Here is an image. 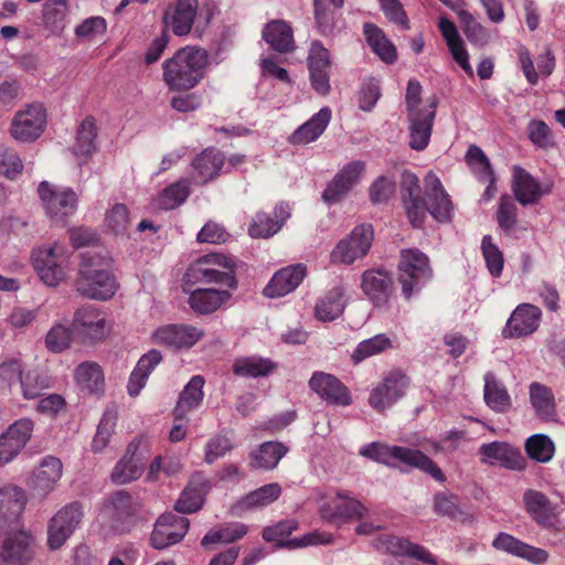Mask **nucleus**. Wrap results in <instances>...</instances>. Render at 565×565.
<instances>
[{
  "label": "nucleus",
  "instance_id": "1",
  "mask_svg": "<svg viewBox=\"0 0 565 565\" xmlns=\"http://www.w3.org/2000/svg\"><path fill=\"white\" fill-rule=\"evenodd\" d=\"M207 64L209 55L204 49L184 46L163 62V81L171 90H190L201 82Z\"/></svg>",
  "mask_w": 565,
  "mask_h": 565
},
{
  "label": "nucleus",
  "instance_id": "2",
  "mask_svg": "<svg viewBox=\"0 0 565 565\" xmlns=\"http://www.w3.org/2000/svg\"><path fill=\"white\" fill-rule=\"evenodd\" d=\"M76 289L82 296L90 299H110L118 289L113 259L90 252L83 254Z\"/></svg>",
  "mask_w": 565,
  "mask_h": 565
},
{
  "label": "nucleus",
  "instance_id": "3",
  "mask_svg": "<svg viewBox=\"0 0 565 565\" xmlns=\"http://www.w3.org/2000/svg\"><path fill=\"white\" fill-rule=\"evenodd\" d=\"M217 11L213 2H206L199 10L198 0H175L164 10L163 24L178 36L188 35L193 26H206Z\"/></svg>",
  "mask_w": 565,
  "mask_h": 565
},
{
  "label": "nucleus",
  "instance_id": "4",
  "mask_svg": "<svg viewBox=\"0 0 565 565\" xmlns=\"http://www.w3.org/2000/svg\"><path fill=\"white\" fill-rule=\"evenodd\" d=\"M360 454L366 458L394 466L396 462H403L411 467L420 469L430 475L437 481H444L445 476L440 468L425 454L419 450L399 446H388L381 443H372L360 450Z\"/></svg>",
  "mask_w": 565,
  "mask_h": 565
},
{
  "label": "nucleus",
  "instance_id": "5",
  "mask_svg": "<svg viewBox=\"0 0 565 565\" xmlns=\"http://www.w3.org/2000/svg\"><path fill=\"white\" fill-rule=\"evenodd\" d=\"M235 262L231 256L211 253L194 260L185 273L190 282L218 284L236 287Z\"/></svg>",
  "mask_w": 565,
  "mask_h": 565
},
{
  "label": "nucleus",
  "instance_id": "6",
  "mask_svg": "<svg viewBox=\"0 0 565 565\" xmlns=\"http://www.w3.org/2000/svg\"><path fill=\"white\" fill-rule=\"evenodd\" d=\"M319 515L326 522L341 526L364 519L369 509L347 490H330L321 497Z\"/></svg>",
  "mask_w": 565,
  "mask_h": 565
},
{
  "label": "nucleus",
  "instance_id": "7",
  "mask_svg": "<svg viewBox=\"0 0 565 565\" xmlns=\"http://www.w3.org/2000/svg\"><path fill=\"white\" fill-rule=\"evenodd\" d=\"M71 254L58 243L40 247L32 253V264L40 279L47 286H57L71 273Z\"/></svg>",
  "mask_w": 565,
  "mask_h": 565
},
{
  "label": "nucleus",
  "instance_id": "8",
  "mask_svg": "<svg viewBox=\"0 0 565 565\" xmlns=\"http://www.w3.org/2000/svg\"><path fill=\"white\" fill-rule=\"evenodd\" d=\"M111 328L108 313L102 308L87 305L74 312L72 330L82 343L95 344L105 341Z\"/></svg>",
  "mask_w": 565,
  "mask_h": 565
},
{
  "label": "nucleus",
  "instance_id": "9",
  "mask_svg": "<svg viewBox=\"0 0 565 565\" xmlns=\"http://www.w3.org/2000/svg\"><path fill=\"white\" fill-rule=\"evenodd\" d=\"M428 257L417 248L402 249L398 262V281L403 295L409 298L414 291L431 278Z\"/></svg>",
  "mask_w": 565,
  "mask_h": 565
},
{
  "label": "nucleus",
  "instance_id": "10",
  "mask_svg": "<svg viewBox=\"0 0 565 565\" xmlns=\"http://www.w3.org/2000/svg\"><path fill=\"white\" fill-rule=\"evenodd\" d=\"M38 193L46 214L56 221L75 213L77 209V194L70 188H61L43 181L39 184Z\"/></svg>",
  "mask_w": 565,
  "mask_h": 565
},
{
  "label": "nucleus",
  "instance_id": "11",
  "mask_svg": "<svg viewBox=\"0 0 565 565\" xmlns=\"http://www.w3.org/2000/svg\"><path fill=\"white\" fill-rule=\"evenodd\" d=\"M297 530L295 521H282L273 526H267L263 531V539L266 542L275 543L278 546L287 548H299L309 545L329 544L332 542V534L327 532L313 531L305 534L300 539L289 540L290 534Z\"/></svg>",
  "mask_w": 565,
  "mask_h": 565
},
{
  "label": "nucleus",
  "instance_id": "12",
  "mask_svg": "<svg viewBox=\"0 0 565 565\" xmlns=\"http://www.w3.org/2000/svg\"><path fill=\"white\" fill-rule=\"evenodd\" d=\"M373 230L370 225H359L354 227L349 236L341 239L333 250L330 258L333 264L351 265L356 259L364 257L372 245Z\"/></svg>",
  "mask_w": 565,
  "mask_h": 565
},
{
  "label": "nucleus",
  "instance_id": "13",
  "mask_svg": "<svg viewBox=\"0 0 565 565\" xmlns=\"http://www.w3.org/2000/svg\"><path fill=\"white\" fill-rule=\"evenodd\" d=\"M45 126V108L41 104H30L14 115L9 131L15 140L30 142L42 135Z\"/></svg>",
  "mask_w": 565,
  "mask_h": 565
},
{
  "label": "nucleus",
  "instance_id": "14",
  "mask_svg": "<svg viewBox=\"0 0 565 565\" xmlns=\"http://www.w3.org/2000/svg\"><path fill=\"white\" fill-rule=\"evenodd\" d=\"M409 377L401 370H392L383 381L373 388L369 403L377 412L383 413L397 399L404 396L409 386Z\"/></svg>",
  "mask_w": 565,
  "mask_h": 565
},
{
  "label": "nucleus",
  "instance_id": "15",
  "mask_svg": "<svg viewBox=\"0 0 565 565\" xmlns=\"http://www.w3.org/2000/svg\"><path fill=\"white\" fill-rule=\"evenodd\" d=\"M373 546L382 553L394 556H411L425 564L438 565L437 558L424 546L414 544L406 539L395 536L388 532H381L372 541Z\"/></svg>",
  "mask_w": 565,
  "mask_h": 565
},
{
  "label": "nucleus",
  "instance_id": "16",
  "mask_svg": "<svg viewBox=\"0 0 565 565\" xmlns=\"http://www.w3.org/2000/svg\"><path fill=\"white\" fill-rule=\"evenodd\" d=\"M83 518L82 507L73 502L61 509L50 521L47 545L51 550L60 548Z\"/></svg>",
  "mask_w": 565,
  "mask_h": 565
},
{
  "label": "nucleus",
  "instance_id": "17",
  "mask_svg": "<svg viewBox=\"0 0 565 565\" xmlns=\"http://www.w3.org/2000/svg\"><path fill=\"white\" fill-rule=\"evenodd\" d=\"M204 331L191 324H168L158 328L152 339L154 343L171 349H190L204 337Z\"/></svg>",
  "mask_w": 565,
  "mask_h": 565
},
{
  "label": "nucleus",
  "instance_id": "18",
  "mask_svg": "<svg viewBox=\"0 0 565 565\" xmlns=\"http://www.w3.org/2000/svg\"><path fill=\"white\" fill-rule=\"evenodd\" d=\"M62 475V461L54 456H46L32 471L26 484L35 494L46 497L55 489Z\"/></svg>",
  "mask_w": 565,
  "mask_h": 565
},
{
  "label": "nucleus",
  "instance_id": "19",
  "mask_svg": "<svg viewBox=\"0 0 565 565\" xmlns=\"http://www.w3.org/2000/svg\"><path fill=\"white\" fill-rule=\"evenodd\" d=\"M189 520L172 513L162 514L151 534V544L161 550L180 542L186 534Z\"/></svg>",
  "mask_w": 565,
  "mask_h": 565
},
{
  "label": "nucleus",
  "instance_id": "20",
  "mask_svg": "<svg viewBox=\"0 0 565 565\" xmlns=\"http://www.w3.org/2000/svg\"><path fill=\"white\" fill-rule=\"evenodd\" d=\"M365 172V163L356 160L345 164L328 184L322 198L327 203L339 202L355 184L359 183Z\"/></svg>",
  "mask_w": 565,
  "mask_h": 565
},
{
  "label": "nucleus",
  "instance_id": "21",
  "mask_svg": "<svg viewBox=\"0 0 565 565\" xmlns=\"http://www.w3.org/2000/svg\"><path fill=\"white\" fill-rule=\"evenodd\" d=\"M424 184L428 199V202H426V213L429 212L438 222L449 221L452 215L454 205L439 178L435 173L429 172L424 179Z\"/></svg>",
  "mask_w": 565,
  "mask_h": 565
},
{
  "label": "nucleus",
  "instance_id": "22",
  "mask_svg": "<svg viewBox=\"0 0 565 565\" xmlns=\"http://www.w3.org/2000/svg\"><path fill=\"white\" fill-rule=\"evenodd\" d=\"M401 189L409 222L415 227L422 226L426 217V201L420 195L418 178L412 172H404Z\"/></svg>",
  "mask_w": 565,
  "mask_h": 565
},
{
  "label": "nucleus",
  "instance_id": "23",
  "mask_svg": "<svg viewBox=\"0 0 565 565\" xmlns=\"http://www.w3.org/2000/svg\"><path fill=\"white\" fill-rule=\"evenodd\" d=\"M34 554L33 537L23 531L10 534L0 550V556L7 565H30Z\"/></svg>",
  "mask_w": 565,
  "mask_h": 565
},
{
  "label": "nucleus",
  "instance_id": "24",
  "mask_svg": "<svg viewBox=\"0 0 565 565\" xmlns=\"http://www.w3.org/2000/svg\"><path fill=\"white\" fill-rule=\"evenodd\" d=\"M542 311L531 303L519 305L503 329L505 338H521L532 334L540 326Z\"/></svg>",
  "mask_w": 565,
  "mask_h": 565
},
{
  "label": "nucleus",
  "instance_id": "25",
  "mask_svg": "<svg viewBox=\"0 0 565 565\" xmlns=\"http://www.w3.org/2000/svg\"><path fill=\"white\" fill-rule=\"evenodd\" d=\"M309 386L330 404L348 406L352 402L349 388L331 374L315 372L309 381Z\"/></svg>",
  "mask_w": 565,
  "mask_h": 565
},
{
  "label": "nucleus",
  "instance_id": "26",
  "mask_svg": "<svg viewBox=\"0 0 565 565\" xmlns=\"http://www.w3.org/2000/svg\"><path fill=\"white\" fill-rule=\"evenodd\" d=\"M512 177L514 195L522 205L536 204L545 194L551 192V186L542 185L521 167L513 168Z\"/></svg>",
  "mask_w": 565,
  "mask_h": 565
},
{
  "label": "nucleus",
  "instance_id": "27",
  "mask_svg": "<svg viewBox=\"0 0 565 565\" xmlns=\"http://www.w3.org/2000/svg\"><path fill=\"white\" fill-rule=\"evenodd\" d=\"M438 30L445 40L452 58L469 77H473V70L469 62V53L456 24L447 17L441 15L438 21Z\"/></svg>",
  "mask_w": 565,
  "mask_h": 565
},
{
  "label": "nucleus",
  "instance_id": "28",
  "mask_svg": "<svg viewBox=\"0 0 565 565\" xmlns=\"http://www.w3.org/2000/svg\"><path fill=\"white\" fill-rule=\"evenodd\" d=\"M306 276V266L291 265L278 270L264 289V295L270 298L282 297L294 291Z\"/></svg>",
  "mask_w": 565,
  "mask_h": 565
},
{
  "label": "nucleus",
  "instance_id": "29",
  "mask_svg": "<svg viewBox=\"0 0 565 565\" xmlns=\"http://www.w3.org/2000/svg\"><path fill=\"white\" fill-rule=\"evenodd\" d=\"M361 288L376 305H384L393 292V279L383 269H369L362 275Z\"/></svg>",
  "mask_w": 565,
  "mask_h": 565
},
{
  "label": "nucleus",
  "instance_id": "30",
  "mask_svg": "<svg viewBox=\"0 0 565 565\" xmlns=\"http://www.w3.org/2000/svg\"><path fill=\"white\" fill-rule=\"evenodd\" d=\"M435 108L436 103L433 100L422 113L408 115L411 121V148L419 151L428 146L435 119Z\"/></svg>",
  "mask_w": 565,
  "mask_h": 565
},
{
  "label": "nucleus",
  "instance_id": "31",
  "mask_svg": "<svg viewBox=\"0 0 565 565\" xmlns=\"http://www.w3.org/2000/svg\"><path fill=\"white\" fill-rule=\"evenodd\" d=\"M493 546L534 564H544L548 558L545 550L521 542L508 533H500L493 541Z\"/></svg>",
  "mask_w": 565,
  "mask_h": 565
},
{
  "label": "nucleus",
  "instance_id": "32",
  "mask_svg": "<svg viewBox=\"0 0 565 565\" xmlns=\"http://www.w3.org/2000/svg\"><path fill=\"white\" fill-rule=\"evenodd\" d=\"M281 494V487L274 482L265 484L237 501L232 511L235 514H241L247 510L262 509L278 500Z\"/></svg>",
  "mask_w": 565,
  "mask_h": 565
},
{
  "label": "nucleus",
  "instance_id": "33",
  "mask_svg": "<svg viewBox=\"0 0 565 565\" xmlns=\"http://www.w3.org/2000/svg\"><path fill=\"white\" fill-rule=\"evenodd\" d=\"M26 504L22 488L8 484L0 489V515L10 523L18 522Z\"/></svg>",
  "mask_w": 565,
  "mask_h": 565
},
{
  "label": "nucleus",
  "instance_id": "34",
  "mask_svg": "<svg viewBox=\"0 0 565 565\" xmlns=\"http://www.w3.org/2000/svg\"><path fill=\"white\" fill-rule=\"evenodd\" d=\"M263 39L270 47L280 53L294 50V33L290 24L284 20H271L263 30Z\"/></svg>",
  "mask_w": 565,
  "mask_h": 565
},
{
  "label": "nucleus",
  "instance_id": "35",
  "mask_svg": "<svg viewBox=\"0 0 565 565\" xmlns=\"http://www.w3.org/2000/svg\"><path fill=\"white\" fill-rule=\"evenodd\" d=\"M331 119V110L324 107L301 125L289 138L292 145H307L317 140Z\"/></svg>",
  "mask_w": 565,
  "mask_h": 565
},
{
  "label": "nucleus",
  "instance_id": "36",
  "mask_svg": "<svg viewBox=\"0 0 565 565\" xmlns=\"http://www.w3.org/2000/svg\"><path fill=\"white\" fill-rule=\"evenodd\" d=\"M161 360V353L157 350H150L139 359L136 367L130 374L127 384V391L130 396L135 397L139 395L140 391L147 383L149 374L154 370Z\"/></svg>",
  "mask_w": 565,
  "mask_h": 565
},
{
  "label": "nucleus",
  "instance_id": "37",
  "mask_svg": "<svg viewBox=\"0 0 565 565\" xmlns=\"http://www.w3.org/2000/svg\"><path fill=\"white\" fill-rule=\"evenodd\" d=\"M344 307V288L335 286L318 299L315 307V316L323 322L332 321L342 315Z\"/></svg>",
  "mask_w": 565,
  "mask_h": 565
},
{
  "label": "nucleus",
  "instance_id": "38",
  "mask_svg": "<svg viewBox=\"0 0 565 565\" xmlns=\"http://www.w3.org/2000/svg\"><path fill=\"white\" fill-rule=\"evenodd\" d=\"M363 33L372 51L386 64H392L397 58L395 45L386 38L384 32L374 23H365Z\"/></svg>",
  "mask_w": 565,
  "mask_h": 565
},
{
  "label": "nucleus",
  "instance_id": "39",
  "mask_svg": "<svg viewBox=\"0 0 565 565\" xmlns=\"http://www.w3.org/2000/svg\"><path fill=\"white\" fill-rule=\"evenodd\" d=\"M97 120L93 116H86L77 127L73 152L76 157H90L96 150Z\"/></svg>",
  "mask_w": 565,
  "mask_h": 565
},
{
  "label": "nucleus",
  "instance_id": "40",
  "mask_svg": "<svg viewBox=\"0 0 565 565\" xmlns=\"http://www.w3.org/2000/svg\"><path fill=\"white\" fill-rule=\"evenodd\" d=\"M230 297L227 290L198 289L190 295L189 305L195 312L206 315L217 310Z\"/></svg>",
  "mask_w": 565,
  "mask_h": 565
},
{
  "label": "nucleus",
  "instance_id": "41",
  "mask_svg": "<svg viewBox=\"0 0 565 565\" xmlns=\"http://www.w3.org/2000/svg\"><path fill=\"white\" fill-rule=\"evenodd\" d=\"M451 10L457 13L461 29L471 44L482 47L489 43V30L465 9V1L458 6V9Z\"/></svg>",
  "mask_w": 565,
  "mask_h": 565
},
{
  "label": "nucleus",
  "instance_id": "42",
  "mask_svg": "<svg viewBox=\"0 0 565 565\" xmlns=\"http://www.w3.org/2000/svg\"><path fill=\"white\" fill-rule=\"evenodd\" d=\"M486 461L490 463H501L511 469H521L523 467V458L520 452L512 450L507 444L491 443L483 445L480 449Z\"/></svg>",
  "mask_w": 565,
  "mask_h": 565
},
{
  "label": "nucleus",
  "instance_id": "43",
  "mask_svg": "<svg viewBox=\"0 0 565 565\" xmlns=\"http://www.w3.org/2000/svg\"><path fill=\"white\" fill-rule=\"evenodd\" d=\"M204 379L200 375L193 376L180 394L178 404L173 411L175 419H182L192 409L196 408L203 399Z\"/></svg>",
  "mask_w": 565,
  "mask_h": 565
},
{
  "label": "nucleus",
  "instance_id": "44",
  "mask_svg": "<svg viewBox=\"0 0 565 565\" xmlns=\"http://www.w3.org/2000/svg\"><path fill=\"white\" fill-rule=\"evenodd\" d=\"M74 379L81 390L88 393H99L104 390V372L96 362L81 363L74 372Z\"/></svg>",
  "mask_w": 565,
  "mask_h": 565
},
{
  "label": "nucleus",
  "instance_id": "45",
  "mask_svg": "<svg viewBox=\"0 0 565 565\" xmlns=\"http://www.w3.org/2000/svg\"><path fill=\"white\" fill-rule=\"evenodd\" d=\"M344 0H315V19L322 35L333 33L338 21V11L343 7Z\"/></svg>",
  "mask_w": 565,
  "mask_h": 565
},
{
  "label": "nucleus",
  "instance_id": "46",
  "mask_svg": "<svg viewBox=\"0 0 565 565\" xmlns=\"http://www.w3.org/2000/svg\"><path fill=\"white\" fill-rule=\"evenodd\" d=\"M287 451L288 448L281 443H264L258 449L250 452V466L266 470L274 469Z\"/></svg>",
  "mask_w": 565,
  "mask_h": 565
},
{
  "label": "nucleus",
  "instance_id": "47",
  "mask_svg": "<svg viewBox=\"0 0 565 565\" xmlns=\"http://www.w3.org/2000/svg\"><path fill=\"white\" fill-rule=\"evenodd\" d=\"M224 163L222 153L214 149H206L192 162L196 171L198 183L204 184L215 178Z\"/></svg>",
  "mask_w": 565,
  "mask_h": 565
},
{
  "label": "nucleus",
  "instance_id": "48",
  "mask_svg": "<svg viewBox=\"0 0 565 565\" xmlns=\"http://www.w3.org/2000/svg\"><path fill=\"white\" fill-rule=\"evenodd\" d=\"M527 513L540 524H546L554 518V508L545 494L536 490H527L523 494Z\"/></svg>",
  "mask_w": 565,
  "mask_h": 565
},
{
  "label": "nucleus",
  "instance_id": "49",
  "mask_svg": "<svg viewBox=\"0 0 565 565\" xmlns=\"http://www.w3.org/2000/svg\"><path fill=\"white\" fill-rule=\"evenodd\" d=\"M530 398L537 416L548 420L555 415L554 395L545 385L533 383L530 386Z\"/></svg>",
  "mask_w": 565,
  "mask_h": 565
},
{
  "label": "nucleus",
  "instance_id": "50",
  "mask_svg": "<svg viewBox=\"0 0 565 565\" xmlns=\"http://www.w3.org/2000/svg\"><path fill=\"white\" fill-rule=\"evenodd\" d=\"M394 348L393 340L386 334L380 333L358 344L351 359L358 364L367 358L384 353Z\"/></svg>",
  "mask_w": 565,
  "mask_h": 565
},
{
  "label": "nucleus",
  "instance_id": "51",
  "mask_svg": "<svg viewBox=\"0 0 565 565\" xmlns=\"http://www.w3.org/2000/svg\"><path fill=\"white\" fill-rule=\"evenodd\" d=\"M189 194L190 181L188 179H180L158 194L156 204L160 209L172 210L182 204Z\"/></svg>",
  "mask_w": 565,
  "mask_h": 565
},
{
  "label": "nucleus",
  "instance_id": "52",
  "mask_svg": "<svg viewBox=\"0 0 565 565\" xmlns=\"http://www.w3.org/2000/svg\"><path fill=\"white\" fill-rule=\"evenodd\" d=\"M275 369V364L264 358L247 356L235 360L233 364V373L237 376H266Z\"/></svg>",
  "mask_w": 565,
  "mask_h": 565
},
{
  "label": "nucleus",
  "instance_id": "53",
  "mask_svg": "<svg viewBox=\"0 0 565 565\" xmlns=\"http://www.w3.org/2000/svg\"><path fill=\"white\" fill-rule=\"evenodd\" d=\"M247 533V526L242 523H228L209 531L201 544L209 546L217 543H232L242 539Z\"/></svg>",
  "mask_w": 565,
  "mask_h": 565
},
{
  "label": "nucleus",
  "instance_id": "54",
  "mask_svg": "<svg viewBox=\"0 0 565 565\" xmlns=\"http://www.w3.org/2000/svg\"><path fill=\"white\" fill-rule=\"evenodd\" d=\"M143 472V463L135 454L129 457L126 455L115 466L111 480L118 484L128 483L138 479Z\"/></svg>",
  "mask_w": 565,
  "mask_h": 565
},
{
  "label": "nucleus",
  "instance_id": "55",
  "mask_svg": "<svg viewBox=\"0 0 565 565\" xmlns=\"http://www.w3.org/2000/svg\"><path fill=\"white\" fill-rule=\"evenodd\" d=\"M484 399L487 405L497 412H505L511 406L505 387L491 375L486 376Z\"/></svg>",
  "mask_w": 565,
  "mask_h": 565
},
{
  "label": "nucleus",
  "instance_id": "56",
  "mask_svg": "<svg viewBox=\"0 0 565 565\" xmlns=\"http://www.w3.org/2000/svg\"><path fill=\"white\" fill-rule=\"evenodd\" d=\"M465 160L479 181H487V179H491L494 173L489 158L482 149L476 145H471L468 148Z\"/></svg>",
  "mask_w": 565,
  "mask_h": 565
},
{
  "label": "nucleus",
  "instance_id": "57",
  "mask_svg": "<svg viewBox=\"0 0 565 565\" xmlns=\"http://www.w3.org/2000/svg\"><path fill=\"white\" fill-rule=\"evenodd\" d=\"M24 398L34 399L43 390L50 387V380L36 370L23 371L19 380Z\"/></svg>",
  "mask_w": 565,
  "mask_h": 565
},
{
  "label": "nucleus",
  "instance_id": "58",
  "mask_svg": "<svg viewBox=\"0 0 565 565\" xmlns=\"http://www.w3.org/2000/svg\"><path fill=\"white\" fill-rule=\"evenodd\" d=\"M525 450L530 458L546 462L552 459L554 455V444L545 435H534L525 443Z\"/></svg>",
  "mask_w": 565,
  "mask_h": 565
},
{
  "label": "nucleus",
  "instance_id": "59",
  "mask_svg": "<svg viewBox=\"0 0 565 565\" xmlns=\"http://www.w3.org/2000/svg\"><path fill=\"white\" fill-rule=\"evenodd\" d=\"M68 12L67 0H47L43 8V19L52 30H61Z\"/></svg>",
  "mask_w": 565,
  "mask_h": 565
},
{
  "label": "nucleus",
  "instance_id": "60",
  "mask_svg": "<svg viewBox=\"0 0 565 565\" xmlns=\"http://www.w3.org/2000/svg\"><path fill=\"white\" fill-rule=\"evenodd\" d=\"M23 171V162L17 150L0 145V174L8 179H15Z\"/></svg>",
  "mask_w": 565,
  "mask_h": 565
},
{
  "label": "nucleus",
  "instance_id": "61",
  "mask_svg": "<svg viewBox=\"0 0 565 565\" xmlns=\"http://www.w3.org/2000/svg\"><path fill=\"white\" fill-rule=\"evenodd\" d=\"M130 223L129 210L125 204L116 203L106 211L105 226L115 234H124Z\"/></svg>",
  "mask_w": 565,
  "mask_h": 565
},
{
  "label": "nucleus",
  "instance_id": "62",
  "mask_svg": "<svg viewBox=\"0 0 565 565\" xmlns=\"http://www.w3.org/2000/svg\"><path fill=\"white\" fill-rule=\"evenodd\" d=\"M281 224L265 213H257L249 224L248 234L253 238H268L276 234Z\"/></svg>",
  "mask_w": 565,
  "mask_h": 565
},
{
  "label": "nucleus",
  "instance_id": "63",
  "mask_svg": "<svg viewBox=\"0 0 565 565\" xmlns=\"http://www.w3.org/2000/svg\"><path fill=\"white\" fill-rule=\"evenodd\" d=\"M33 429L34 422L32 419L21 418L10 425L3 434L11 443L23 449L30 440Z\"/></svg>",
  "mask_w": 565,
  "mask_h": 565
},
{
  "label": "nucleus",
  "instance_id": "64",
  "mask_svg": "<svg viewBox=\"0 0 565 565\" xmlns=\"http://www.w3.org/2000/svg\"><path fill=\"white\" fill-rule=\"evenodd\" d=\"M203 501V489L191 483L181 493V497L175 504V509L182 513H193L201 509Z\"/></svg>",
  "mask_w": 565,
  "mask_h": 565
}]
</instances>
